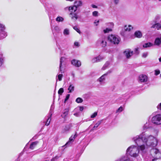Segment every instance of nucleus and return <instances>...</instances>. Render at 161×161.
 <instances>
[{
  "instance_id": "obj_21",
  "label": "nucleus",
  "mask_w": 161,
  "mask_h": 161,
  "mask_svg": "<svg viewBox=\"0 0 161 161\" xmlns=\"http://www.w3.org/2000/svg\"><path fill=\"white\" fill-rule=\"evenodd\" d=\"M135 36L138 38H140L142 37V34L141 32L140 31H137L135 33Z\"/></svg>"
},
{
  "instance_id": "obj_2",
  "label": "nucleus",
  "mask_w": 161,
  "mask_h": 161,
  "mask_svg": "<svg viewBox=\"0 0 161 161\" xmlns=\"http://www.w3.org/2000/svg\"><path fill=\"white\" fill-rule=\"evenodd\" d=\"M108 39L111 42L115 44H118L120 40L118 36L114 35H109Z\"/></svg>"
},
{
  "instance_id": "obj_14",
  "label": "nucleus",
  "mask_w": 161,
  "mask_h": 161,
  "mask_svg": "<svg viewBox=\"0 0 161 161\" xmlns=\"http://www.w3.org/2000/svg\"><path fill=\"white\" fill-rule=\"evenodd\" d=\"M65 58L64 57H61L60 59L59 70L61 73L64 72L62 70L63 67L62 66V64L64 61L65 60Z\"/></svg>"
},
{
  "instance_id": "obj_37",
  "label": "nucleus",
  "mask_w": 161,
  "mask_h": 161,
  "mask_svg": "<svg viewBox=\"0 0 161 161\" xmlns=\"http://www.w3.org/2000/svg\"><path fill=\"white\" fill-rule=\"evenodd\" d=\"M97 115V112H95L91 115V117L92 118H94Z\"/></svg>"
},
{
  "instance_id": "obj_38",
  "label": "nucleus",
  "mask_w": 161,
  "mask_h": 161,
  "mask_svg": "<svg viewBox=\"0 0 161 161\" xmlns=\"http://www.w3.org/2000/svg\"><path fill=\"white\" fill-rule=\"evenodd\" d=\"M54 29L58 32H59L60 30L58 26H56L54 28Z\"/></svg>"
},
{
  "instance_id": "obj_49",
  "label": "nucleus",
  "mask_w": 161,
  "mask_h": 161,
  "mask_svg": "<svg viewBox=\"0 0 161 161\" xmlns=\"http://www.w3.org/2000/svg\"><path fill=\"white\" fill-rule=\"evenodd\" d=\"M74 45L75 46L77 47L79 46V43L77 42H75L74 43Z\"/></svg>"
},
{
  "instance_id": "obj_16",
  "label": "nucleus",
  "mask_w": 161,
  "mask_h": 161,
  "mask_svg": "<svg viewBox=\"0 0 161 161\" xmlns=\"http://www.w3.org/2000/svg\"><path fill=\"white\" fill-rule=\"evenodd\" d=\"M74 5L77 8L81 7L83 4L82 2L80 0L75 1L74 3Z\"/></svg>"
},
{
  "instance_id": "obj_32",
  "label": "nucleus",
  "mask_w": 161,
  "mask_h": 161,
  "mask_svg": "<svg viewBox=\"0 0 161 161\" xmlns=\"http://www.w3.org/2000/svg\"><path fill=\"white\" fill-rule=\"evenodd\" d=\"M112 31V29L109 28H107L106 29H105L103 30V32L105 33H108L109 31Z\"/></svg>"
},
{
  "instance_id": "obj_13",
  "label": "nucleus",
  "mask_w": 161,
  "mask_h": 161,
  "mask_svg": "<svg viewBox=\"0 0 161 161\" xmlns=\"http://www.w3.org/2000/svg\"><path fill=\"white\" fill-rule=\"evenodd\" d=\"M106 74H104L99 77L97 80V81L100 82L101 85L103 84V81L105 80V76Z\"/></svg>"
},
{
  "instance_id": "obj_40",
  "label": "nucleus",
  "mask_w": 161,
  "mask_h": 161,
  "mask_svg": "<svg viewBox=\"0 0 161 161\" xmlns=\"http://www.w3.org/2000/svg\"><path fill=\"white\" fill-rule=\"evenodd\" d=\"M98 12L97 11H94L92 12V15L94 16H97Z\"/></svg>"
},
{
  "instance_id": "obj_48",
  "label": "nucleus",
  "mask_w": 161,
  "mask_h": 161,
  "mask_svg": "<svg viewBox=\"0 0 161 161\" xmlns=\"http://www.w3.org/2000/svg\"><path fill=\"white\" fill-rule=\"evenodd\" d=\"M112 72V70H108L106 73L105 74H106V76H107L108 74H110Z\"/></svg>"
},
{
  "instance_id": "obj_11",
  "label": "nucleus",
  "mask_w": 161,
  "mask_h": 161,
  "mask_svg": "<svg viewBox=\"0 0 161 161\" xmlns=\"http://www.w3.org/2000/svg\"><path fill=\"white\" fill-rule=\"evenodd\" d=\"M71 64L77 67H80L81 65L80 61L75 59H74L72 60Z\"/></svg>"
},
{
  "instance_id": "obj_10",
  "label": "nucleus",
  "mask_w": 161,
  "mask_h": 161,
  "mask_svg": "<svg viewBox=\"0 0 161 161\" xmlns=\"http://www.w3.org/2000/svg\"><path fill=\"white\" fill-rule=\"evenodd\" d=\"M139 80L141 82H145L147 80V77L145 75H141L139 77Z\"/></svg>"
},
{
  "instance_id": "obj_26",
  "label": "nucleus",
  "mask_w": 161,
  "mask_h": 161,
  "mask_svg": "<svg viewBox=\"0 0 161 161\" xmlns=\"http://www.w3.org/2000/svg\"><path fill=\"white\" fill-rule=\"evenodd\" d=\"M109 64V63L108 61L102 67V70H104L108 68Z\"/></svg>"
},
{
  "instance_id": "obj_33",
  "label": "nucleus",
  "mask_w": 161,
  "mask_h": 161,
  "mask_svg": "<svg viewBox=\"0 0 161 161\" xmlns=\"http://www.w3.org/2000/svg\"><path fill=\"white\" fill-rule=\"evenodd\" d=\"M73 29L75 30L79 34H80L81 32L79 29L76 26H75L73 27Z\"/></svg>"
},
{
  "instance_id": "obj_61",
  "label": "nucleus",
  "mask_w": 161,
  "mask_h": 161,
  "mask_svg": "<svg viewBox=\"0 0 161 161\" xmlns=\"http://www.w3.org/2000/svg\"><path fill=\"white\" fill-rule=\"evenodd\" d=\"M144 128H146L145 127V126H144L143 127V129H144Z\"/></svg>"
},
{
  "instance_id": "obj_27",
  "label": "nucleus",
  "mask_w": 161,
  "mask_h": 161,
  "mask_svg": "<svg viewBox=\"0 0 161 161\" xmlns=\"http://www.w3.org/2000/svg\"><path fill=\"white\" fill-rule=\"evenodd\" d=\"M63 34L65 36L69 35V30L68 29H65L64 31Z\"/></svg>"
},
{
  "instance_id": "obj_62",
  "label": "nucleus",
  "mask_w": 161,
  "mask_h": 161,
  "mask_svg": "<svg viewBox=\"0 0 161 161\" xmlns=\"http://www.w3.org/2000/svg\"><path fill=\"white\" fill-rule=\"evenodd\" d=\"M160 77H161V74L160 75Z\"/></svg>"
},
{
  "instance_id": "obj_22",
  "label": "nucleus",
  "mask_w": 161,
  "mask_h": 161,
  "mask_svg": "<svg viewBox=\"0 0 161 161\" xmlns=\"http://www.w3.org/2000/svg\"><path fill=\"white\" fill-rule=\"evenodd\" d=\"M69 111V108H65L64 110L63 115H62V117L64 118H65V117H66V116L68 114Z\"/></svg>"
},
{
  "instance_id": "obj_9",
  "label": "nucleus",
  "mask_w": 161,
  "mask_h": 161,
  "mask_svg": "<svg viewBox=\"0 0 161 161\" xmlns=\"http://www.w3.org/2000/svg\"><path fill=\"white\" fill-rule=\"evenodd\" d=\"M133 53V51H131L129 49H126L124 52V54L127 58H129L132 55Z\"/></svg>"
},
{
  "instance_id": "obj_24",
  "label": "nucleus",
  "mask_w": 161,
  "mask_h": 161,
  "mask_svg": "<svg viewBox=\"0 0 161 161\" xmlns=\"http://www.w3.org/2000/svg\"><path fill=\"white\" fill-rule=\"evenodd\" d=\"M77 8L75 6V5H74L72 7H69V11H70L71 10H72V11H74V12H73L74 13L77 10Z\"/></svg>"
},
{
  "instance_id": "obj_42",
  "label": "nucleus",
  "mask_w": 161,
  "mask_h": 161,
  "mask_svg": "<svg viewBox=\"0 0 161 161\" xmlns=\"http://www.w3.org/2000/svg\"><path fill=\"white\" fill-rule=\"evenodd\" d=\"M119 161H129L127 159H126L125 158H124L120 159L119 160H118Z\"/></svg>"
},
{
  "instance_id": "obj_36",
  "label": "nucleus",
  "mask_w": 161,
  "mask_h": 161,
  "mask_svg": "<svg viewBox=\"0 0 161 161\" xmlns=\"http://www.w3.org/2000/svg\"><path fill=\"white\" fill-rule=\"evenodd\" d=\"M123 110V108L122 107H120L116 111V113L118 112H122Z\"/></svg>"
},
{
  "instance_id": "obj_20",
  "label": "nucleus",
  "mask_w": 161,
  "mask_h": 161,
  "mask_svg": "<svg viewBox=\"0 0 161 161\" xmlns=\"http://www.w3.org/2000/svg\"><path fill=\"white\" fill-rule=\"evenodd\" d=\"M74 86L72 84H70L68 88V90L69 91L68 92H72L74 90Z\"/></svg>"
},
{
  "instance_id": "obj_7",
  "label": "nucleus",
  "mask_w": 161,
  "mask_h": 161,
  "mask_svg": "<svg viewBox=\"0 0 161 161\" xmlns=\"http://www.w3.org/2000/svg\"><path fill=\"white\" fill-rule=\"evenodd\" d=\"M77 136L76 133H75L74 136H72L69 138V141L67 142L64 145L61 147H66L67 146H69L71 145V142H73L74 141L75 138Z\"/></svg>"
},
{
  "instance_id": "obj_53",
  "label": "nucleus",
  "mask_w": 161,
  "mask_h": 161,
  "mask_svg": "<svg viewBox=\"0 0 161 161\" xmlns=\"http://www.w3.org/2000/svg\"><path fill=\"white\" fill-rule=\"evenodd\" d=\"M58 158H59V157H58L57 156H56L54 157V158H55V159L56 160Z\"/></svg>"
},
{
  "instance_id": "obj_50",
  "label": "nucleus",
  "mask_w": 161,
  "mask_h": 161,
  "mask_svg": "<svg viewBox=\"0 0 161 161\" xmlns=\"http://www.w3.org/2000/svg\"><path fill=\"white\" fill-rule=\"evenodd\" d=\"M79 108H80V109H79L80 110V111H82L84 109V108L82 106L80 107Z\"/></svg>"
},
{
  "instance_id": "obj_18",
  "label": "nucleus",
  "mask_w": 161,
  "mask_h": 161,
  "mask_svg": "<svg viewBox=\"0 0 161 161\" xmlns=\"http://www.w3.org/2000/svg\"><path fill=\"white\" fill-rule=\"evenodd\" d=\"M103 121V120L102 119L97 121V123L95 124L93 128L91 130V131L95 129H97L98 126L102 123Z\"/></svg>"
},
{
  "instance_id": "obj_35",
  "label": "nucleus",
  "mask_w": 161,
  "mask_h": 161,
  "mask_svg": "<svg viewBox=\"0 0 161 161\" xmlns=\"http://www.w3.org/2000/svg\"><path fill=\"white\" fill-rule=\"evenodd\" d=\"M63 77V75L62 74H59L58 75V78L59 81L62 80Z\"/></svg>"
},
{
  "instance_id": "obj_28",
  "label": "nucleus",
  "mask_w": 161,
  "mask_h": 161,
  "mask_svg": "<svg viewBox=\"0 0 161 161\" xmlns=\"http://www.w3.org/2000/svg\"><path fill=\"white\" fill-rule=\"evenodd\" d=\"M4 61V58L3 56V55L0 53V66H1Z\"/></svg>"
},
{
  "instance_id": "obj_25",
  "label": "nucleus",
  "mask_w": 161,
  "mask_h": 161,
  "mask_svg": "<svg viewBox=\"0 0 161 161\" xmlns=\"http://www.w3.org/2000/svg\"><path fill=\"white\" fill-rule=\"evenodd\" d=\"M56 20L58 22H62L64 20V19L62 17L58 16L56 19Z\"/></svg>"
},
{
  "instance_id": "obj_3",
  "label": "nucleus",
  "mask_w": 161,
  "mask_h": 161,
  "mask_svg": "<svg viewBox=\"0 0 161 161\" xmlns=\"http://www.w3.org/2000/svg\"><path fill=\"white\" fill-rule=\"evenodd\" d=\"M150 153L153 156L156 157L155 159H158L161 157V153L158 149L156 148H153L151 149Z\"/></svg>"
},
{
  "instance_id": "obj_12",
  "label": "nucleus",
  "mask_w": 161,
  "mask_h": 161,
  "mask_svg": "<svg viewBox=\"0 0 161 161\" xmlns=\"http://www.w3.org/2000/svg\"><path fill=\"white\" fill-rule=\"evenodd\" d=\"M71 13L70 14V17L71 19L75 21L78 18V15L76 13L73 12V11H71Z\"/></svg>"
},
{
  "instance_id": "obj_19",
  "label": "nucleus",
  "mask_w": 161,
  "mask_h": 161,
  "mask_svg": "<svg viewBox=\"0 0 161 161\" xmlns=\"http://www.w3.org/2000/svg\"><path fill=\"white\" fill-rule=\"evenodd\" d=\"M38 143V142L37 141H36L32 142L30 146V148L32 150L37 145Z\"/></svg>"
},
{
  "instance_id": "obj_29",
  "label": "nucleus",
  "mask_w": 161,
  "mask_h": 161,
  "mask_svg": "<svg viewBox=\"0 0 161 161\" xmlns=\"http://www.w3.org/2000/svg\"><path fill=\"white\" fill-rule=\"evenodd\" d=\"M96 58L98 62L100 61L104 58V57L100 55H99L98 56L96 57Z\"/></svg>"
},
{
  "instance_id": "obj_64",
  "label": "nucleus",
  "mask_w": 161,
  "mask_h": 161,
  "mask_svg": "<svg viewBox=\"0 0 161 161\" xmlns=\"http://www.w3.org/2000/svg\"><path fill=\"white\" fill-rule=\"evenodd\" d=\"M73 76H74V74H73Z\"/></svg>"
},
{
  "instance_id": "obj_43",
  "label": "nucleus",
  "mask_w": 161,
  "mask_h": 161,
  "mask_svg": "<svg viewBox=\"0 0 161 161\" xmlns=\"http://www.w3.org/2000/svg\"><path fill=\"white\" fill-rule=\"evenodd\" d=\"M92 63L98 62L96 57L93 58L92 59Z\"/></svg>"
},
{
  "instance_id": "obj_39",
  "label": "nucleus",
  "mask_w": 161,
  "mask_h": 161,
  "mask_svg": "<svg viewBox=\"0 0 161 161\" xmlns=\"http://www.w3.org/2000/svg\"><path fill=\"white\" fill-rule=\"evenodd\" d=\"M148 55V53L147 52H145L143 53L142 54V57L144 58H146Z\"/></svg>"
},
{
  "instance_id": "obj_15",
  "label": "nucleus",
  "mask_w": 161,
  "mask_h": 161,
  "mask_svg": "<svg viewBox=\"0 0 161 161\" xmlns=\"http://www.w3.org/2000/svg\"><path fill=\"white\" fill-rule=\"evenodd\" d=\"M151 28H154L157 30L161 29V25L159 23H157L153 24L151 27Z\"/></svg>"
},
{
  "instance_id": "obj_34",
  "label": "nucleus",
  "mask_w": 161,
  "mask_h": 161,
  "mask_svg": "<svg viewBox=\"0 0 161 161\" xmlns=\"http://www.w3.org/2000/svg\"><path fill=\"white\" fill-rule=\"evenodd\" d=\"M64 89L63 88H60L58 91V93L59 94L61 95L64 92Z\"/></svg>"
},
{
  "instance_id": "obj_31",
  "label": "nucleus",
  "mask_w": 161,
  "mask_h": 161,
  "mask_svg": "<svg viewBox=\"0 0 161 161\" xmlns=\"http://www.w3.org/2000/svg\"><path fill=\"white\" fill-rule=\"evenodd\" d=\"M53 109H50L49 113V116L48 118V120H49L53 114Z\"/></svg>"
},
{
  "instance_id": "obj_55",
  "label": "nucleus",
  "mask_w": 161,
  "mask_h": 161,
  "mask_svg": "<svg viewBox=\"0 0 161 161\" xmlns=\"http://www.w3.org/2000/svg\"><path fill=\"white\" fill-rule=\"evenodd\" d=\"M56 160L55 159L53 158L51 160V161H55Z\"/></svg>"
},
{
  "instance_id": "obj_44",
  "label": "nucleus",
  "mask_w": 161,
  "mask_h": 161,
  "mask_svg": "<svg viewBox=\"0 0 161 161\" xmlns=\"http://www.w3.org/2000/svg\"><path fill=\"white\" fill-rule=\"evenodd\" d=\"M160 73V71L159 70H155V74L156 75H158Z\"/></svg>"
},
{
  "instance_id": "obj_6",
  "label": "nucleus",
  "mask_w": 161,
  "mask_h": 161,
  "mask_svg": "<svg viewBox=\"0 0 161 161\" xmlns=\"http://www.w3.org/2000/svg\"><path fill=\"white\" fill-rule=\"evenodd\" d=\"M5 29L4 25L0 24V39L4 38L7 36V33L4 31Z\"/></svg>"
},
{
  "instance_id": "obj_63",
  "label": "nucleus",
  "mask_w": 161,
  "mask_h": 161,
  "mask_svg": "<svg viewBox=\"0 0 161 161\" xmlns=\"http://www.w3.org/2000/svg\"><path fill=\"white\" fill-rule=\"evenodd\" d=\"M159 1H161V0H159Z\"/></svg>"
},
{
  "instance_id": "obj_46",
  "label": "nucleus",
  "mask_w": 161,
  "mask_h": 161,
  "mask_svg": "<svg viewBox=\"0 0 161 161\" xmlns=\"http://www.w3.org/2000/svg\"><path fill=\"white\" fill-rule=\"evenodd\" d=\"M157 108L158 109L161 110V103H160L159 105H158Z\"/></svg>"
},
{
  "instance_id": "obj_1",
  "label": "nucleus",
  "mask_w": 161,
  "mask_h": 161,
  "mask_svg": "<svg viewBox=\"0 0 161 161\" xmlns=\"http://www.w3.org/2000/svg\"><path fill=\"white\" fill-rule=\"evenodd\" d=\"M133 139L138 147L132 145L127 149L126 152L127 154L133 157L138 156L139 150L143 152L145 148L149 147H155L158 142L157 139L154 136L143 133L136 136Z\"/></svg>"
},
{
  "instance_id": "obj_23",
  "label": "nucleus",
  "mask_w": 161,
  "mask_h": 161,
  "mask_svg": "<svg viewBox=\"0 0 161 161\" xmlns=\"http://www.w3.org/2000/svg\"><path fill=\"white\" fill-rule=\"evenodd\" d=\"M153 46V44L151 42H148L145 43L143 46L144 47L147 48Z\"/></svg>"
},
{
  "instance_id": "obj_57",
  "label": "nucleus",
  "mask_w": 161,
  "mask_h": 161,
  "mask_svg": "<svg viewBox=\"0 0 161 161\" xmlns=\"http://www.w3.org/2000/svg\"><path fill=\"white\" fill-rule=\"evenodd\" d=\"M159 61L161 62V57L159 58Z\"/></svg>"
},
{
  "instance_id": "obj_45",
  "label": "nucleus",
  "mask_w": 161,
  "mask_h": 161,
  "mask_svg": "<svg viewBox=\"0 0 161 161\" xmlns=\"http://www.w3.org/2000/svg\"><path fill=\"white\" fill-rule=\"evenodd\" d=\"M48 120H48V119H47V122H46V125L47 126L50 123V119L49 120V121H48Z\"/></svg>"
},
{
  "instance_id": "obj_58",
  "label": "nucleus",
  "mask_w": 161,
  "mask_h": 161,
  "mask_svg": "<svg viewBox=\"0 0 161 161\" xmlns=\"http://www.w3.org/2000/svg\"><path fill=\"white\" fill-rule=\"evenodd\" d=\"M77 113H75L74 114V115H75V116H77Z\"/></svg>"
},
{
  "instance_id": "obj_41",
  "label": "nucleus",
  "mask_w": 161,
  "mask_h": 161,
  "mask_svg": "<svg viewBox=\"0 0 161 161\" xmlns=\"http://www.w3.org/2000/svg\"><path fill=\"white\" fill-rule=\"evenodd\" d=\"M70 95L69 94H67L66 98L64 100V103H65L69 99V97Z\"/></svg>"
},
{
  "instance_id": "obj_59",
  "label": "nucleus",
  "mask_w": 161,
  "mask_h": 161,
  "mask_svg": "<svg viewBox=\"0 0 161 161\" xmlns=\"http://www.w3.org/2000/svg\"><path fill=\"white\" fill-rule=\"evenodd\" d=\"M66 0L68 1H71V2H72V1H74V0Z\"/></svg>"
},
{
  "instance_id": "obj_54",
  "label": "nucleus",
  "mask_w": 161,
  "mask_h": 161,
  "mask_svg": "<svg viewBox=\"0 0 161 161\" xmlns=\"http://www.w3.org/2000/svg\"><path fill=\"white\" fill-rule=\"evenodd\" d=\"M54 108V106L53 105H52L51 106L50 109H53Z\"/></svg>"
},
{
  "instance_id": "obj_5",
  "label": "nucleus",
  "mask_w": 161,
  "mask_h": 161,
  "mask_svg": "<svg viewBox=\"0 0 161 161\" xmlns=\"http://www.w3.org/2000/svg\"><path fill=\"white\" fill-rule=\"evenodd\" d=\"M97 43L102 47H105L107 45V38L106 36H102L98 40Z\"/></svg>"
},
{
  "instance_id": "obj_47",
  "label": "nucleus",
  "mask_w": 161,
  "mask_h": 161,
  "mask_svg": "<svg viewBox=\"0 0 161 161\" xmlns=\"http://www.w3.org/2000/svg\"><path fill=\"white\" fill-rule=\"evenodd\" d=\"M114 3L115 4H118L119 2V0H114Z\"/></svg>"
},
{
  "instance_id": "obj_30",
  "label": "nucleus",
  "mask_w": 161,
  "mask_h": 161,
  "mask_svg": "<svg viewBox=\"0 0 161 161\" xmlns=\"http://www.w3.org/2000/svg\"><path fill=\"white\" fill-rule=\"evenodd\" d=\"M75 101L78 103H81L83 102V99L80 97H78L76 99Z\"/></svg>"
},
{
  "instance_id": "obj_8",
  "label": "nucleus",
  "mask_w": 161,
  "mask_h": 161,
  "mask_svg": "<svg viewBox=\"0 0 161 161\" xmlns=\"http://www.w3.org/2000/svg\"><path fill=\"white\" fill-rule=\"evenodd\" d=\"M132 28V26L131 25H129L128 27L127 25H125L124 28L120 32V33L122 36H124L125 35V31H129Z\"/></svg>"
},
{
  "instance_id": "obj_52",
  "label": "nucleus",
  "mask_w": 161,
  "mask_h": 161,
  "mask_svg": "<svg viewBox=\"0 0 161 161\" xmlns=\"http://www.w3.org/2000/svg\"><path fill=\"white\" fill-rule=\"evenodd\" d=\"M138 48H136L135 49V52L136 54H138L139 53V52H138Z\"/></svg>"
},
{
  "instance_id": "obj_56",
  "label": "nucleus",
  "mask_w": 161,
  "mask_h": 161,
  "mask_svg": "<svg viewBox=\"0 0 161 161\" xmlns=\"http://www.w3.org/2000/svg\"><path fill=\"white\" fill-rule=\"evenodd\" d=\"M157 159H154L152 161H157Z\"/></svg>"
},
{
  "instance_id": "obj_4",
  "label": "nucleus",
  "mask_w": 161,
  "mask_h": 161,
  "mask_svg": "<svg viewBox=\"0 0 161 161\" xmlns=\"http://www.w3.org/2000/svg\"><path fill=\"white\" fill-rule=\"evenodd\" d=\"M152 121L154 124H161V114H157L153 117L152 119Z\"/></svg>"
},
{
  "instance_id": "obj_17",
  "label": "nucleus",
  "mask_w": 161,
  "mask_h": 161,
  "mask_svg": "<svg viewBox=\"0 0 161 161\" xmlns=\"http://www.w3.org/2000/svg\"><path fill=\"white\" fill-rule=\"evenodd\" d=\"M70 129V125H67L64 127L62 130V132L63 133H65L68 132Z\"/></svg>"
},
{
  "instance_id": "obj_51",
  "label": "nucleus",
  "mask_w": 161,
  "mask_h": 161,
  "mask_svg": "<svg viewBox=\"0 0 161 161\" xmlns=\"http://www.w3.org/2000/svg\"><path fill=\"white\" fill-rule=\"evenodd\" d=\"M91 6L93 8H97V6L94 4H92Z\"/></svg>"
},
{
  "instance_id": "obj_60",
  "label": "nucleus",
  "mask_w": 161,
  "mask_h": 161,
  "mask_svg": "<svg viewBox=\"0 0 161 161\" xmlns=\"http://www.w3.org/2000/svg\"><path fill=\"white\" fill-rule=\"evenodd\" d=\"M99 22V20H97V23H98Z\"/></svg>"
}]
</instances>
